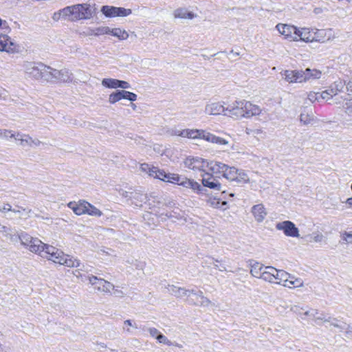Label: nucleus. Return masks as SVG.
I'll return each mask as SVG.
<instances>
[{
  "label": "nucleus",
  "instance_id": "nucleus-1",
  "mask_svg": "<svg viewBox=\"0 0 352 352\" xmlns=\"http://www.w3.org/2000/svg\"><path fill=\"white\" fill-rule=\"evenodd\" d=\"M226 115L236 120L260 116L261 107L245 100H236L226 106Z\"/></svg>",
  "mask_w": 352,
  "mask_h": 352
},
{
  "label": "nucleus",
  "instance_id": "nucleus-2",
  "mask_svg": "<svg viewBox=\"0 0 352 352\" xmlns=\"http://www.w3.org/2000/svg\"><path fill=\"white\" fill-rule=\"evenodd\" d=\"M210 171L217 175H221L223 177L230 182H235L239 184H247L250 178L243 170H239L234 166H229L220 162L212 164Z\"/></svg>",
  "mask_w": 352,
  "mask_h": 352
},
{
  "label": "nucleus",
  "instance_id": "nucleus-3",
  "mask_svg": "<svg viewBox=\"0 0 352 352\" xmlns=\"http://www.w3.org/2000/svg\"><path fill=\"white\" fill-rule=\"evenodd\" d=\"M41 256L51 261L54 263L65 265L68 267H78L80 266V261L65 254L62 250L48 244H45L43 252Z\"/></svg>",
  "mask_w": 352,
  "mask_h": 352
},
{
  "label": "nucleus",
  "instance_id": "nucleus-4",
  "mask_svg": "<svg viewBox=\"0 0 352 352\" xmlns=\"http://www.w3.org/2000/svg\"><path fill=\"white\" fill-rule=\"evenodd\" d=\"M66 8L68 21L70 22L89 20L96 14L95 5H91L87 3L67 6Z\"/></svg>",
  "mask_w": 352,
  "mask_h": 352
},
{
  "label": "nucleus",
  "instance_id": "nucleus-5",
  "mask_svg": "<svg viewBox=\"0 0 352 352\" xmlns=\"http://www.w3.org/2000/svg\"><path fill=\"white\" fill-rule=\"evenodd\" d=\"M272 278V283L281 285L289 289L298 288L304 285V282L301 278H296L284 270L276 268Z\"/></svg>",
  "mask_w": 352,
  "mask_h": 352
},
{
  "label": "nucleus",
  "instance_id": "nucleus-6",
  "mask_svg": "<svg viewBox=\"0 0 352 352\" xmlns=\"http://www.w3.org/2000/svg\"><path fill=\"white\" fill-rule=\"evenodd\" d=\"M18 237L21 244L29 251L38 255H42L45 243L39 239L33 237L24 232L18 234Z\"/></svg>",
  "mask_w": 352,
  "mask_h": 352
},
{
  "label": "nucleus",
  "instance_id": "nucleus-7",
  "mask_svg": "<svg viewBox=\"0 0 352 352\" xmlns=\"http://www.w3.org/2000/svg\"><path fill=\"white\" fill-rule=\"evenodd\" d=\"M214 162H208L201 157L193 156H188L184 161L186 168L195 172H201L203 173L208 169L210 171L212 164Z\"/></svg>",
  "mask_w": 352,
  "mask_h": 352
},
{
  "label": "nucleus",
  "instance_id": "nucleus-8",
  "mask_svg": "<svg viewBox=\"0 0 352 352\" xmlns=\"http://www.w3.org/2000/svg\"><path fill=\"white\" fill-rule=\"evenodd\" d=\"M22 68L28 78L39 80L41 79V73L45 69V65L41 63L25 61L22 64Z\"/></svg>",
  "mask_w": 352,
  "mask_h": 352
},
{
  "label": "nucleus",
  "instance_id": "nucleus-9",
  "mask_svg": "<svg viewBox=\"0 0 352 352\" xmlns=\"http://www.w3.org/2000/svg\"><path fill=\"white\" fill-rule=\"evenodd\" d=\"M87 280L94 287V289L101 293L111 294L114 289V285L103 278H98L95 276H88Z\"/></svg>",
  "mask_w": 352,
  "mask_h": 352
},
{
  "label": "nucleus",
  "instance_id": "nucleus-10",
  "mask_svg": "<svg viewBox=\"0 0 352 352\" xmlns=\"http://www.w3.org/2000/svg\"><path fill=\"white\" fill-rule=\"evenodd\" d=\"M277 230L283 231L286 236L299 238L300 233L298 228L291 221H283L276 224Z\"/></svg>",
  "mask_w": 352,
  "mask_h": 352
},
{
  "label": "nucleus",
  "instance_id": "nucleus-11",
  "mask_svg": "<svg viewBox=\"0 0 352 352\" xmlns=\"http://www.w3.org/2000/svg\"><path fill=\"white\" fill-rule=\"evenodd\" d=\"M100 11L106 17L109 18L127 16L132 13V10L131 9L110 6H103L101 8Z\"/></svg>",
  "mask_w": 352,
  "mask_h": 352
},
{
  "label": "nucleus",
  "instance_id": "nucleus-12",
  "mask_svg": "<svg viewBox=\"0 0 352 352\" xmlns=\"http://www.w3.org/2000/svg\"><path fill=\"white\" fill-rule=\"evenodd\" d=\"M301 316L302 320L307 318L313 320L316 324H322V323L329 321L327 318V315L324 312L319 311L318 309L310 308L306 310Z\"/></svg>",
  "mask_w": 352,
  "mask_h": 352
},
{
  "label": "nucleus",
  "instance_id": "nucleus-13",
  "mask_svg": "<svg viewBox=\"0 0 352 352\" xmlns=\"http://www.w3.org/2000/svg\"><path fill=\"white\" fill-rule=\"evenodd\" d=\"M214 175L208 169L201 174L203 187H208L215 190H221V185L217 178L218 176H214Z\"/></svg>",
  "mask_w": 352,
  "mask_h": 352
},
{
  "label": "nucleus",
  "instance_id": "nucleus-14",
  "mask_svg": "<svg viewBox=\"0 0 352 352\" xmlns=\"http://www.w3.org/2000/svg\"><path fill=\"white\" fill-rule=\"evenodd\" d=\"M0 51L10 54L19 52V46L6 34L0 35Z\"/></svg>",
  "mask_w": 352,
  "mask_h": 352
},
{
  "label": "nucleus",
  "instance_id": "nucleus-15",
  "mask_svg": "<svg viewBox=\"0 0 352 352\" xmlns=\"http://www.w3.org/2000/svg\"><path fill=\"white\" fill-rule=\"evenodd\" d=\"M276 28L281 35L284 36L285 38L290 41H297L298 29L295 26L278 23Z\"/></svg>",
  "mask_w": 352,
  "mask_h": 352
},
{
  "label": "nucleus",
  "instance_id": "nucleus-16",
  "mask_svg": "<svg viewBox=\"0 0 352 352\" xmlns=\"http://www.w3.org/2000/svg\"><path fill=\"white\" fill-rule=\"evenodd\" d=\"M204 111L208 115L218 116L223 114L225 116H228L226 114L227 112L226 107L219 102L208 103L205 107Z\"/></svg>",
  "mask_w": 352,
  "mask_h": 352
},
{
  "label": "nucleus",
  "instance_id": "nucleus-17",
  "mask_svg": "<svg viewBox=\"0 0 352 352\" xmlns=\"http://www.w3.org/2000/svg\"><path fill=\"white\" fill-rule=\"evenodd\" d=\"M280 74L283 78L289 83L302 82L301 70H284Z\"/></svg>",
  "mask_w": 352,
  "mask_h": 352
},
{
  "label": "nucleus",
  "instance_id": "nucleus-18",
  "mask_svg": "<svg viewBox=\"0 0 352 352\" xmlns=\"http://www.w3.org/2000/svg\"><path fill=\"white\" fill-rule=\"evenodd\" d=\"M191 294L193 295L194 297L197 298V300H195L193 298H190L188 299L189 304L204 307L212 305V302L207 297L204 296L201 291L195 292L193 290V293Z\"/></svg>",
  "mask_w": 352,
  "mask_h": 352
},
{
  "label": "nucleus",
  "instance_id": "nucleus-19",
  "mask_svg": "<svg viewBox=\"0 0 352 352\" xmlns=\"http://www.w3.org/2000/svg\"><path fill=\"white\" fill-rule=\"evenodd\" d=\"M251 212L257 223L263 222L267 215V208L263 204L254 205L251 208Z\"/></svg>",
  "mask_w": 352,
  "mask_h": 352
},
{
  "label": "nucleus",
  "instance_id": "nucleus-20",
  "mask_svg": "<svg viewBox=\"0 0 352 352\" xmlns=\"http://www.w3.org/2000/svg\"><path fill=\"white\" fill-rule=\"evenodd\" d=\"M207 133L208 131L203 129H185L184 132L183 133H182V135H183V138L206 140Z\"/></svg>",
  "mask_w": 352,
  "mask_h": 352
},
{
  "label": "nucleus",
  "instance_id": "nucleus-21",
  "mask_svg": "<svg viewBox=\"0 0 352 352\" xmlns=\"http://www.w3.org/2000/svg\"><path fill=\"white\" fill-rule=\"evenodd\" d=\"M87 201H80L78 202H69L68 207L77 215L86 214L87 212Z\"/></svg>",
  "mask_w": 352,
  "mask_h": 352
},
{
  "label": "nucleus",
  "instance_id": "nucleus-22",
  "mask_svg": "<svg viewBox=\"0 0 352 352\" xmlns=\"http://www.w3.org/2000/svg\"><path fill=\"white\" fill-rule=\"evenodd\" d=\"M297 41L313 42L314 38V29L301 28L297 30Z\"/></svg>",
  "mask_w": 352,
  "mask_h": 352
},
{
  "label": "nucleus",
  "instance_id": "nucleus-23",
  "mask_svg": "<svg viewBox=\"0 0 352 352\" xmlns=\"http://www.w3.org/2000/svg\"><path fill=\"white\" fill-rule=\"evenodd\" d=\"M168 292L177 298L190 297L193 290L186 289L183 287H178L175 285H168Z\"/></svg>",
  "mask_w": 352,
  "mask_h": 352
},
{
  "label": "nucleus",
  "instance_id": "nucleus-24",
  "mask_svg": "<svg viewBox=\"0 0 352 352\" xmlns=\"http://www.w3.org/2000/svg\"><path fill=\"white\" fill-rule=\"evenodd\" d=\"M300 121L304 125L314 124L316 119L311 110L305 108L300 113Z\"/></svg>",
  "mask_w": 352,
  "mask_h": 352
},
{
  "label": "nucleus",
  "instance_id": "nucleus-25",
  "mask_svg": "<svg viewBox=\"0 0 352 352\" xmlns=\"http://www.w3.org/2000/svg\"><path fill=\"white\" fill-rule=\"evenodd\" d=\"M302 82L309 80L319 79L322 76V72L318 69H310L309 68L305 70H301Z\"/></svg>",
  "mask_w": 352,
  "mask_h": 352
},
{
  "label": "nucleus",
  "instance_id": "nucleus-26",
  "mask_svg": "<svg viewBox=\"0 0 352 352\" xmlns=\"http://www.w3.org/2000/svg\"><path fill=\"white\" fill-rule=\"evenodd\" d=\"M55 76L56 80L63 82H71L73 79V74L66 68L60 70L56 69Z\"/></svg>",
  "mask_w": 352,
  "mask_h": 352
},
{
  "label": "nucleus",
  "instance_id": "nucleus-27",
  "mask_svg": "<svg viewBox=\"0 0 352 352\" xmlns=\"http://www.w3.org/2000/svg\"><path fill=\"white\" fill-rule=\"evenodd\" d=\"M331 30H318L314 29V41L323 43L325 41H328L331 38Z\"/></svg>",
  "mask_w": 352,
  "mask_h": 352
},
{
  "label": "nucleus",
  "instance_id": "nucleus-28",
  "mask_svg": "<svg viewBox=\"0 0 352 352\" xmlns=\"http://www.w3.org/2000/svg\"><path fill=\"white\" fill-rule=\"evenodd\" d=\"M335 100L336 104H342L345 113L348 116L352 117V98H342L340 97L336 98Z\"/></svg>",
  "mask_w": 352,
  "mask_h": 352
},
{
  "label": "nucleus",
  "instance_id": "nucleus-29",
  "mask_svg": "<svg viewBox=\"0 0 352 352\" xmlns=\"http://www.w3.org/2000/svg\"><path fill=\"white\" fill-rule=\"evenodd\" d=\"M147 195L140 192H130V199L132 200V204L137 206L141 207L143 203L147 201Z\"/></svg>",
  "mask_w": 352,
  "mask_h": 352
},
{
  "label": "nucleus",
  "instance_id": "nucleus-30",
  "mask_svg": "<svg viewBox=\"0 0 352 352\" xmlns=\"http://www.w3.org/2000/svg\"><path fill=\"white\" fill-rule=\"evenodd\" d=\"M265 270L266 266H264L263 264L258 262H254V263L251 264L250 274L255 278H261Z\"/></svg>",
  "mask_w": 352,
  "mask_h": 352
},
{
  "label": "nucleus",
  "instance_id": "nucleus-31",
  "mask_svg": "<svg viewBox=\"0 0 352 352\" xmlns=\"http://www.w3.org/2000/svg\"><path fill=\"white\" fill-rule=\"evenodd\" d=\"M158 175V179L173 184H176V182H179V175L175 173H166L163 170H160V173Z\"/></svg>",
  "mask_w": 352,
  "mask_h": 352
},
{
  "label": "nucleus",
  "instance_id": "nucleus-32",
  "mask_svg": "<svg viewBox=\"0 0 352 352\" xmlns=\"http://www.w3.org/2000/svg\"><path fill=\"white\" fill-rule=\"evenodd\" d=\"M173 15L175 18L188 19H192L196 16L193 12L188 11L185 8H178L175 10Z\"/></svg>",
  "mask_w": 352,
  "mask_h": 352
},
{
  "label": "nucleus",
  "instance_id": "nucleus-33",
  "mask_svg": "<svg viewBox=\"0 0 352 352\" xmlns=\"http://www.w3.org/2000/svg\"><path fill=\"white\" fill-rule=\"evenodd\" d=\"M55 72L56 69H53L45 65V69L42 70L41 78L46 81H52L56 80Z\"/></svg>",
  "mask_w": 352,
  "mask_h": 352
},
{
  "label": "nucleus",
  "instance_id": "nucleus-34",
  "mask_svg": "<svg viewBox=\"0 0 352 352\" xmlns=\"http://www.w3.org/2000/svg\"><path fill=\"white\" fill-rule=\"evenodd\" d=\"M14 140L17 144L22 147H30V136L20 133H15Z\"/></svg>",
  "mask_w": 352,
  "mask_h": 352
},
{
  "label": "nucleus",
  "instance_id": "nucleus-35",
  "mask_svg": "<svg viewBox=\"0 0 352 352\" xmlns=\"http://www.w3.org/2000/svg\"><path fill=\"white\" fill-rule=\"evenodd\" d=\"M206 141L208 142H211L213 144H217L219 145H228V141L221 138L216 136L215 135L210 133V132H208L206 135Z\"/></svg>",
  "mask_w": 352,
  "mask_h": 352
},
{
  "label": "nucleus",
  "instance_id": "nucleus-36",
  "mask_svg": "<svg viewBox=\"0 0 352 352\" xmlns=\"http://www.w3.org/2000/svg\"><path fill=\"white\" fill-rule=\"evenodd\" d=\"M109 34H111L115 37H117L120 40H126L129 37V34L126 31H125L124 30L118 28H112V29L109 28Z\"/></svg>",
  "mask_w": 352,
  "mask_h": 352
},
{
  "label": "nucleus",
  "instance_id": "nucleus-37",
  "mask_svg": "<svg viewBox=\"0 0 352 352\" xmlns=\"http://www.w3.org/2000/svg\"><path fill=\"white\" fill-rule=\"evenodd\" d=\"M52 19L54 21L58 22L60 20H65L68 21L67 12L66 7L58 10L53 13Z\"/></svg>",
  "mask_w": 352,
  "mask_h": 352
},
{
  "label": "nucleus",
  "instance_id": "nucleus-38",
  "mask_svg": "<svg viewBox=\"0 0 352 352\" xmlns=\"http://www.w3.org/2000/svg\"><path fill=\"white\" fill-rule=\"evenodd\" d=\"M275 273V267L272 266H266V270L264 271L263 275L261 277V279L272 283V279L274 276V274Z\"/></svg>",
  "mask_w": 352,
  "mask_h": 352
},
{
  "label": "nucleus",
  "instance_id": "nucleus-39",
  "mask_svg": "<svg viewBox=\"0 0 352 352\" xmlns=\"http://www.w3.org/2000/svg\"><path fill=\"white\" fill-rule=\"evenodd\" d=\"M330 322V324L339 329L340 331L342 332L347 327V324L337 318L331 319L330 317H327Z\"/></svg>",
  "mask_w": 352,
  "mask_h": 352
},
{
  "label": "nucleus",
  "instance_id": "nucleus-40",
  "mask_svg": "<svg viewBox=\"0 0 352 352\" xmlns=\"http://www.w3.org/2000/svg\"><path fill=\"white\" fill-rule=\"evenodd\" d=\"M101 84L107 88L116 89L118 88L119 80L115 78H104Z\"/></svg>",
  "mask_w": 352,
  "mask_h": 352
},
{
  "label": "nucleus",
  "instance_id": "nucleus-41",
  "mask_svg": "<svg viewBox=\"0 0 352 352\" xmlns=\"http://www.w3.org/2000/svg\"><path fill=\"white\" fill-rule=\"evenodd\" d=\"M190 189H191L194 192L197 193L198 195H205L206 190L201 186L200 184H199L197 182L195 181L194 179H192Z\"/></svg>",
  "mask_w": 352,
  "mask_h": 352
},
{
  "label": "nucleus",
  "instance_id": "nucleus-42",
  "mask_svg": "<svg viewBox=\"0 0 352 352\" xmlns=\"http://www.w3.org/2000/svg\"><path fill=\"white\" fill-rule=\"evenodd\" d=\"M340 238L344 244L352 245V231H344L342 232Z\"/></svg>",
  "mask_w": 352,
  "mask_h": 352
},
{
  "label": "nucleus",
  "instance_id": "nucleus-43",
  "mask_svg": "<svg viewBox=\"0 0 352 352\" xmlns=\"http://www.w3.org/2000/svg\"><path fill=\"white\" fill-rule=\"evenodd\" d=\"M86 214L94 217H100L102 214V212L94 206L87 203V212Z\"/></svg>",
  "mask_w": 352,
  "mask_h": 352
},
{
  "label": "nucleus",
  "instance_id": "nucleus-44",
  "mask_svg": "<svg viewBox=\"0 0 352 352\" xmlns=\"http://www.w3.org/2000/svg\"><path fill=\"white\" fill-rule=\"evenodd\" d=\"M121 94L122 99H126L131 102L135 101L138 98L135 94L125 90H121Z\"/></svg>",
  "mask_w": 352,
  "mask_h": 352
},
{
  "label": "nucleus",
  "instance_id": "nucleus-45",
  "mask_svg": "<svg viewBox=\"0 0 352 352\" xmlns=\"http://www.w3.org/2000/svg\"><path fill=\"white\" fill-rule=\"evenodd\" d=\"M121 96V91L113 92L109 96L108 101L110 104H115L122 100Z\"/></svg>",
  "mask_w": 352,
  "mask_h": 352
},
{
  "label": "nucleus",
  "instance_id": "nucleus-46",
  "mask_svg": "<svg viewBox=\"0 0 352 352\" xmlns=\"http://www.w3.org/2000/svg\"><path fill=\"white\" fill-rule=\"evenodd\" d=\"M15 133L8 129H0V138L8 140L9 138H14Z\"/></svg>",
  "mask_w": 352,
  "mask_h": 352
},
{
  "label": "nucleus",
  "instance_id": "nucleus-47",
  "mask_svg": "<svg viewBox=\"0 0 352 352\" xmlns=\"http://www.w3.org/2000/svg\"><path fill=\"white\" fill-rule=\"evenodd\" d=\"M95 28V36H99L104 34H109V27L108 26H100Z\"/></svg>",
  "mask_w": 352,
  "mask_h": 352
},
{
  "label": "nucleus",
  "instance_id": "nucleus-48",
  "mask_svg": "<svg viewBox=\"0 0 352 352\" xmlns=\"http://www.w3.org/2000/svg\"><path fill=\"white\" fill-rule=\"evenodd\" d=\"M333 98L334 96H336L340 92V89L338 87V85L335 82L333 85H331L329 89L326 90Z\"/></svg>",
  "mask_w": 352,
  "mask_h": 352
},
{
  "label": "nucleus",
  "instance_id": "nucleus-49",
  "mask_svg": "<svg viewBox=\"0 0 352 352\" xmlns=\"http://www.w3.org/2000/svg\"><path fill=\"white\" fill-rule=\"evenodd\" d=\"M191 182L192 179L182 177L179 175V182H176V184L184 188H190Z\"/></svg>",
  "mask_w": 352,
  "mask_h": 352
},
{
  "label": "nucleus",
  "instance_id": "nucleus-50",
  "mask_svg": "<svg viewBox=\"0 0 352 352\" xmlns=\"http://www.w3.org/2000/svg\"><path fill=\"white\" fill-rule=\"evenodd\" d=\"M160 170H161L159 169L157 167H155V166L151 165L148 175L150 177L158 179V177H159L158 175H160L159 173H160Z\"/></svg>",
  "mask_w": 352,
  "mask_h": 352
},
{
  "label": "nucleus",
  "instance_id": "nucleus-51",
  "mask_svg": "<svg viewBox=\"0 0 352 352\" xmlns=\"http://www.w3.org/2000/svg\"><path fill=\"white\" fill-rule=\"evenodd\" d=\"M130 327H133L135 329L138 328L136 324L133 323V322L131 320H126L124 322L123 329L125 330L128 333H131Z\"/></svg>",
  "mask_w": 352,
  "mask_h": 352
},
{
  "label": "nucleus",
  "instance_id": "nucleus-52",
  "mask_svg": "<svg viewBox=\"0 0 352 352\" xmlns=\"http://www.w3.org/2000/svg\"><path fill=\"white\" fill-rule=\"evenodd\" d=\"M312 241L315 243H320L324 239V235L319 232H316L312 234Z\"/></svg>",
  "mask_w": 352,
  "mask_h": 352
},
{
  "label": "nucleus",
  "instance_id": "nucleus-53",
  "mask_svg": "<svg viewBox=\"0 0 352 352\" xmlns=\"http://www.w3.org/2000/svg\"><path fill=\"white\" fill-rule=\"evenodd\" d=\"M307 99L311 101V102H314L315 101L320 102V96L319 93L310 91L307 94Z\"/></svg>",
  "mask_w": 352,
  "mask_h": 352
},
{
  "label": "nucleus",
  "instance_id": "nucleus-54",
  "mask_svg": "<svg viewBox=\"0 0 352 352\" xmlns=\"http://www.w3.org/2000/svg\"><path fill=\"white\" fill-rule=\"evenodd\" d=\"M157 340L160 343H163L168 346L173 345V343L165 336H164L162 333L157 336Z\"/></svg>",
  "mask_w": 352,
  "mask_h": 352
},
{
  "label": "nucleus",
  "instance_id": "nucleus-55",
  "mask_svg": "<svg viewBox=\"0 0 352 352\" xmlns=\"http://www.w3.org/2000/svg\"><path fill=\"white\" fill-rule=\"evenodd\" d=\"M302 310H303V308L300 307L298 305H292L290 307V311H292V312H294V313L300 316V317L303 316H302L303 313H302Z\"/></svg>",
  "mask_w": 352,
  "mask_h": 352
},
{
  "label": "nucleus",
  "instance_id": "nucleus-56",
  "mask_svg": "<svg viewBox=\"0 0 352 352\" xmlns=\"http://www.w3.org/2000/svg\"><path fill=\"white\" fill-rule=\"evenodd\" d=\"M208 203L214 208H218L219 207L220 201L219 199L210 198L208 200Z\"/></svg>",
  "mask_w": 352,
  "mask_h": 352
},
{
  "label": "nucleus",
  "instance_id": "nucleus-57",
  "mask_svg": "<svg viewBox=\"0 0 352 352\" xmlns=\"http://www.w3.org/2000/svg\"><path fill=\"white\" fill-rule=\"evenodd\" d=\"M41 144H42V142L40 140L38 139H33L32 137H30V147H38Z\"/></svg>",
  "mask_w": 352,
  "mask_h": 352
},
{
  "label": "nucleus",
  "instance_id": "nucleus-58",
  "mask_svg": "<svg viewBox=\"0 0 352 352\" xmlns=\"http://www.w3.org/2000/svg\"><path fill=\"white\" fill-rule=\"evenodd\" d=\"M319 96H320V101L321 100H329L331 99V97L330 96L329 94L326 90L321 93H319Z\"/></svg>",
  "mask_w": 352,
  "mask_h": 352
},
{
  "label": "nucleus",
  "instance_id": "nucleus-59",
  "mask_svg": "<svg viewBox=\"0 0 352 352\" xmlns=\"http://www.w3.org/2000/svg\"><path fill=\"white\" fill-rule=\"evenodd\" d=\"M12 210V206L10 204H3L2 206H0V212H6Z\"/></svg>",
  "mask_w": 352,
  "mask_h": 352
},
{
  "label": "nucleus",
  "instance_id": "nucleus-60",
  "mask_svg": "<svg viewBox=\"0 0 352 352\" xmlns=\"http://www.w3.org/2000/svg\"><path fill=\"white\" fill-rule=\"evenodd\" d=\"M150 335L152 337H155L156 339H157V336H159L161 333L156 329V328H149L148 329Z\"/></svg>",
  "mask_w": 352,
  "mask_h": 352
},
{
  "label": "nucleus",
  "instance_id": "nucleus-61",
  "mask_svg": "<svg viewBox=\"0 0 352 352\" xmlns=\"http://www.w3.org/2000/svg\"><path fill=\"white\" fill-rule=\"evenodd\" d=\"M118 88H121V89H129V88H131V85L126 81L120 80H119Z\"/></svg>",
  "mask_w": 352,
  "mask_h": 352
},
{
  "label": "nucleus",
  "instance_id": "nucleus-62",
  "mask_svg": "<svg viewBox=\"0 0 352 352\" xmlns=\"http://www.w3.org/2000/svg\"><path fill=\"white\" fill-rule=\"evenodd\" d=\"M151 166V165L144 163L140 165V170L142 172L148 174Z\"/></svg>",
  "mask_w": 352,
  "mask_h": 352
},
{
  "label": "nucleus",
  "instance_id": "nucleus-63",
  "mask_svg": "<svg viewBox=\"0 0 352 352\" xmlns=\"http://www.w3.org/2000/svg\"><path fill=\"white\" fill-rule=\"evenodd\" d=\"M10 230V229L9 228H8L7 226L0 224V233L4 234L5 236H8V233H9Z\"/></svg>",
  "mask_w": 352,
  "mask_h": 352
},
{
  "label": "nucleus",
  "instance_id": "nucleus-64",
  "mask_svg": "<svg viewBox=\"0 0 352 352\" xmlns=\"http://www.w3.org/2000/svg\"><path fill=\"white\" fill-rule=\"evenodd\" d=\"M261 129H256V130H252L251 129H249V128H246L245 129V133L246 134L248 135H250V134H253V135H258L261 133Z\"/></svg>",
  "mask_w": 352,
  "mask_h": 352
}]
</instances>
